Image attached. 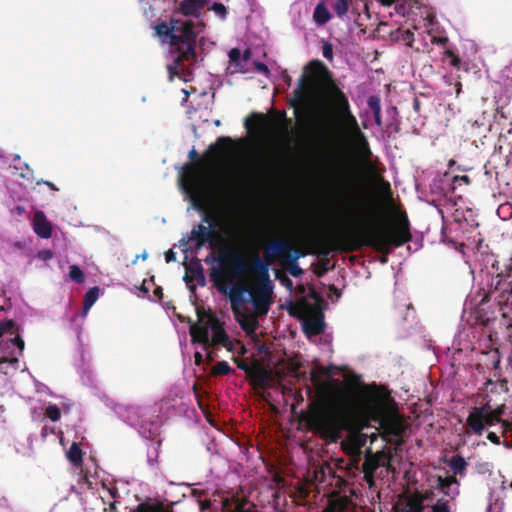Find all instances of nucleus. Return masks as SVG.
I'll return each mask as SVG.
<instances>
[{"instance_id": "bf43d9fd", "label": "nucleus", "mask_w": 512, "mask_h": 512, "mask_svg": "<svg viewBox=\"0 0 512 512\" xmlns=\"http://www.w3.org/2000/svg\"><path fill=\"white\" fill-rule=\"evenodd\" d=\"M245 2L250 7L251 12H255L256 11V7H257L256 0H245Z\"/></svg>"}, {"instance_id": "1a4fd4ad", "label": "nucleus", "mask_w": 512, "mask_h": 512, "mask_svg": "<svg viewBox=\"0 0 512 512\" xmlns=\"http://www.w3.org/2000/svg\"><path fill=\"white\" fill-rule=\"evenodd\" d=\"M220 292L230 301L233 309L254 301L252 292L238 284L228 283L220 288Z\"/></svg>"}, {"instance_id": "a19ab883", "label": "nucleus", "mask_w": 512, "mask_h": 512, "mask_svg": "<svg viewBox=\"0 0 512 512\" xmlns=\"http://www.w3.org/2000/svg\"><path fill=\"white\" fill-rule=\"evenodd\" d=\"M254 309H261L262 307L265 308V312L268 309V303L266 301V297L264 295L255 297L253 303H249Z\"/></svg>"}, {"instance_id": "6e6d98bb", "label": "nucleus", "mask_w": 512, "mask_h": 512, "mask_svg": "<svg viewBox=\"0 0 512 512\" xmlns=\"http://www.w3.org/2000/svg\"><path fill=\"white\" fill-rule=\"evenodd\" d=\"M500 363L499 355L497 352H494L492 355V365L494 369H497Z\"/></svg>"}, {"instance_id": "5fc2aeb1", "label": "nucleus", "mask_w": 512, "mask_h": 512, "mask_svg": "<svg viewBox=\"0 0 512 512\" xmlns=\"http://www.w3.org/2000/svg\"><path fill=\"white\" fill-rule=\"evenodd\" d=\"M450 63L453 67L455 68H460V65H461V59L456 56V55H452L451 56V59H450Z\"/></svg>"}, {"instance_id": "c756f323", "label": "nucleus", "mask_w": 512, "mask_h": 512, "mask_svg": "<svg viewBox=\"0 0 512 512\" xmlns=\"http://www.w3.org/2000/svg\"><path fill=\"white\" fill-rule=\"evenodd\" d=\"M100 294V288L98 286H93L89 288L83 299V304H86V308H91L94 303L97 301Z\"/></svg>"}, {"instance_id": "3c124183", "label": "nucleus", "mask_w": 512, "mask_h": 512, "mask_svg": "<svg viewBox=\"0 0 512 512\" xmlns=\"http://www.w3.org/2000/svg\"><path fill=\"white\" fill-rule=\"evenodd\" d=\"M218 337H219V342H220L223 346H225V347H229V345H230L231 341H230V339H229L228 335H227L225 332H220V333H219V335H218Z\"/></svg>"}, {"instance_id": "412c9836", "label": "nucleus", "mask_w": 512, "mask_h": 512, "mask_svg": "<svg viewBox=\"0 0 512 512\" xmlns=\"http://www.w3.org/2000/svg\"><path fill=\"white\" fill-rule=\"evenodd\" d=\"M5 162H9L10 166L13 164V168L19 172V176L27 181L33 180V170L29 167V165L25 162H20V155L14 154L11 155V160L7 159Z\"/></svg>"}, {"instance_id": "a878e982", "label": "nucleus", "mask_w": 512, "mask_h": 512, "mask_svg": "<svg viewBox=\"0 0 512 512\" xmlns=\"http://www.w3.org/2000/svg\"><path fill=\"white\" fill-rule=\"evenodd\" d=\"M66 457L74 466H80L83 461V452L78 442H73L66 451Z\"/></svg>"}, {"instance_id": "39448f33", "label": "nucleus", "mask_w": 512, "mask_h": 512, "mask_svg": "<svg viewBox=\"0 0 512 512\" xmlns=\"http://www.w3.org/2000/svg\"><path fill=\"white\" fill-rule=\"evenodd\" d=\"M0 372L8 374L7 368L18 369L19 357L24 350V340L15 321H0Z\"/></svg>"}, {"instance_id": "4be33fe9", "label": "nucleus", "mask_w": 512, "mask_h": 512, "mask_svg": "<svg viewBox=\"0 0 512 512\" xmlns=\"http://www.w3.org/2000/svg\"><path fill=\"white\" fill-rule=\"evenodd\" d=\"M129 512H173L164 505L153 499H146L140 502L136 507L130 509Z\"/></svg>"}, {"instance_id": "5701e85b", "label": "nucleus", "mask_w": 512, "mask_h": 512, "mask_svg": "<svg viewBox=\"0 0 512 512\" xmlns=\"http://www.w3.org/2000/svg\"><path fill=\"white\" fill-rule=\"evenodd\" d=\"M70 405L66 401L61 402V407L57 404L48 403L44 408V415L52 422H57L61 418L62 411L64 414L68 413Z\"/></svg>"}, {"instance_id": "de8ad7c7", "label": "nucleus", "mask_w": 512, "mask_h": 512, "mask_svg": "<svg viewBox=\"0 0 512 512\" xmlns=\"http://www.w3.org/2000/svg\"><path fill=\"white\" fill-rule=\"evenodd\" d=\"M38 258L41 260L47 261L53 258V252L51 250L45 249L38 252Z\"/></svg>"}, {"instance_id": "473e14b6", "label": "nucleus", "mask_w": 512, "mask_h": 512, "mask_svg": "<svg viewBox=\"0 0 512 512\" xmlns=\"http://www.w3.org/2000/svg\"><path fill=\"white\" fill-rule=\"evenodd\" d=\"M497 215L504 221L509 220L512 217V204L506 202L499 205Z\"/></svg>"}, {"instance_id": "a18cd8bd", "label": "nucleus", "mask_w": 512, "mask_h": 512, "mask_svg": "<svg viewBox=\"0 0 512 512\" xmlns=\"http://www.w3.org/2000/svg\"><path fill=\"white\" fill-rule=\"evenodd\" d=\"M453 186L456 189L457 185L468 184L470 179L467 175H452Z\"/></svg>"}, {"instance_id": "f257e3e1", "label": "nucleus", "mask_w": 512, "mask_h": 512, "mask_svg": "<svg viewBox=\"0 0 512 512\" xmlns=\"http://www.w3.org/2000/svg\"><path fill=\"white\" fill-rule=\"evenodd\" d=\"M210 0H182L174 11L170 23L164 21L155 26L162 42L170 44V56L166 64L168 80L175 77L184 82L194 79V70L201 67L205 56L215 42L207 37H198L205 29L204 5Z\"/></svg>"}, {"instance_id": "dca6fc26", "label": "nucleus", "mask_w": 512, "mask_h": 512, "mask_svg": "<svg viewBox=\"0 0 512 512\" xmlns=\"http://www.w3.org/2000/svg\"><path fill=\"white\" fill-rule=\"evenodd\" d=\"M303 331L305 334L310 337L311 334L313 335H320L325 331V320L323 313L319 312L313 315L312 317L308 318L303 324Z\"/></svg>"}, {"instance_id": "cd10ccee", "label": "nucleus", "mask_w": 512, "mask_h": 512, "mask_svg": "<svg viewBox=\"0 0 512 512\" xmlns=\"http://www.w3.org/2000/svg\"><path fill=\"white\" fill-rule=\"evenodd\" d=\"M190 336H191V339H192V342L194 344H199L201 345L203 348H206V346L208 345V342H209V333H208V330H204L203 332L201 333H198L196 331V326L195 324H193L191 327H190Z\"/></svg>"}, {"instance_id": "09e8293b", "label": "nucleus", "mask_w": 512, "mask_h": 512, "mask_svg": "<svg viewBox=\"0 0 512 512\" xmlns=\"http://www.w3.org/2000/svg\"><path fill=\"white\" fill-rule=\"evenodd\" d=\"M33 381H34V386H35L36 392L44 393V392H47L49 390V388L45 384L39 382L35 378H33Z\"/></svg>"}, {"instance_id": "37998d69", "label": "nucleus", "mask_w": 512, "mask_h": 512, "mask_svg": "<svg viewBox=\"0 0 512 512\" xmlns=\"http://www.w3.org/2000/svg\"><path fill=\"white\" fill-rule=\"evenodd\" d=\"M289 256H288V263H298V260L302 257H304V254L299 250L291 249L288 250Z\"/></svg>"}, {"instance_id": "0eeeda50", "label": "nucleus", "mask_w": 512, "mask_h": 512, "mask_svg": "<svg viewBox=\"0 0 512 512\" xmlns=\"http://www.w3.org/2000/svg\"><path fill=\"white\" fill-rule=\"evenodd\" d=\"M445 464L453 472V475L439 476L437 478V487L445 496L454 499L459 494L460 485L456 476L464 477L466 475L468 463L462 455L456 454L446 459Z\"/></svg>"}, {"instance_id": "6ab92c4d", "label": "nucleus", "mask_w": 512, "mask_h": 512, "mask_svg": "<svg viewBox=\"0 0 512 512\" xmlns=\"http://www.w3.org/2000/svg\"><path fill=\"white\" fill-rule=\"evenodd\" d=\"M469 348L468 343L464 345V347H460L456 345V340H454L452 347L447 348V352L445 354V360L448 361L452 368L456 366H460L462 363V356L464 350Z\"/></svg>"}, {"instance_id": "79ce46f5", "label": "nucleus", "mask_w": 512, "mask_h": 512, "mask_svg": "<svg viewBox=\"0 0 512 512\" xmlns=\"http://www.w3.org/2000/svg\"><path fill=\"white\" fill-rule=\"evenodd\" d=\"M433 512H451L450 507L447 502L442 500H437V502L432 506Z\"/></svg>"}, {"instance_id": "6e6552de", "label": "nucleus", "mask_w": 512, "mask_h": 512, "mask_svg": "<svg viewBox=\"0 0 512 512\" xmlns=\"http://www.w3.org/2000/svg\"><path fill=\"white\" fill-rule=\"evenodd\" d=\"M430 191L433 195L432 202L442 214L444 212L443 209L440 208L441 206H443L446 211H452L454 206L457 205L453 200L455 188L453 186L452 174L449 172L434 177L430 183Z\"/></svg>"}, {"instance_id": "0e129e2a", "label": "nucleus", "mask_w": 512, "mask_h": 512, "mask_svg": "<svg viewBox=\"0 0 512 512\" xmlns=\"http://www.w3.org/2000/svg\"><path fill=\"white\" fill-rule=\"evenodd\" d=\"M182 92L184 93L185 97L183 98L181 104L184 106L186 101L188 100L189 92L186 89H183Z\"/></svg>"}, {"instance_id": "c03bdc74", "label": "nucleus", "mask_w": 512, "mask_h": 512, "mask_svg": "<svg viewBox=\"0 0 512 512\" xmlns=\"http://www.w3.org/2000/svg\"><path fill=\"white\" fill-rule=\"evenodd\" d=\"M491 392H506L508 390L507 388V382L506 381H499V382H490Z\"/></svg>"}, {"instance_id": "bb28decb", "label": "nucleus", "mask_w": 512, "mask_h": 512, "mask_svg": "<svg viewBox=\"0 0 512 512\" xmlns=\"http://www.w3.org/2000/svg\"><path fill=\"white\" fill-rule=\"evenodd\" d=\"M205 7H207L208 11H212L221 21H225L227 19L229 13L228 7L223 3L210 0L208 4L204 5V8Z\"/></svg>"}, {"instance_id": "58836bf2", "label": "nucleus", "mask_w": 512, "mask_h": 512, "mask_svg": "<svg viewBox=\"0 0 512 512\" xmlns=\"http://www.w3.org/2000/svg\"><path fill=\"white\" fill-rule=\"evenodd\" d=\"M288 272L294 278H300L304 273L299 263H288Z\"/></svg>"}, {"instance_id": "e433bc0d", "label": "nucleus", "mask_w": 512, "mask_h": 512, "mask_svg": "<svg viewBox=\"0 0 512 512\" xmlns=\"http://www.w3.org/2000/svg\"><path fill=\"white\" fill-rule=\"evenodd\" d=\"M270 264L263 259H256L254 262L255 270L261 275H268Z\"/></svg>"}, {"instance_id": "69168bd1", "label": "nucleus", "mask_w": 512, "mask_h": 512, "mask_svg": "<svg viewBox=\"0 0 512 512\" xmlns=\"http://www.w3.org/2000/svg\"><path fill=\"white\" fill-rule=\"evenodd\" d=\"M236 270H237V272H239V273L244 272L245 267H244V265H243V263H242V262H240V261L238 262Z\"/></svg>"}, {"instance_id": "4c0bfd02", "label": "nucleus", "mask_w": 512, "mask_h": 512, "mask_svg": "<svg viewBox=\"0 0 512 512\" xmlns=\"http://www.w3.org/2000/svg\"><path fill=\"white\" fill-rule=\"evenodd\" d=\"M250 65H253L256 72H258L266 77L269 76L270 71H269L268 66L265 63L258 61V60L251 59Z\"/></svg>"}, {"instance_id": "4468645a", "label": "nucleus", "mask_w": 512, "mask_h": 512, "mask_svg": "<svg viewBox=\"0 0 512 512\" xmlns=\"http://www.w3.org/2000/svg\"><path fill=\"white\" fill-rule=\"evenodd\" d=\"M454 211L452 213L453 221L456 225L455 230H460L463 233L471 234L478 224L473 219V211L471 209L460 210L458 208H453Z\"/></svg>"}, {"instance_id": "a211bd4d", "label": "nucleus", "mask_w": 512, "mask_h": 512, "mask_svg": "<svg viewBox=\"0 0 512 512\" xmlns=\"http://www.w3.org/2000/svg\"><path fill=\"white\" fill-rule=\"evenodd\" d=\"M382 6L393 8L395 13L400 16H406L417 0H376Z\"/></svg>"}, {"instance_id": "aec40b11", "label": "nucleus", "mask_w": 512, "mask_h": 512, "mask_svg": "<svg viewBox=\"0 0 512 512\" xmlns=\"http://www.w3.org/2000/svg\"><path fill=\"white\" fill-rule=\"evenodd\" d=\"M102 488L114 500L121 498L123 495L128 494L127 482L117 480L114 483H102Z\"/></svg>"}, {"instance_id": "7c9ffc66", "label": "nucleus", "mask_w": 512, "mask_h": 512, "mask_svg": "<svg viewBox=\"0 0 512 512\" xmlns=\"http://www.w3.org/2000/svg\"><path fill=\"white\" fill-rule=\"evenodd\" d=\"M69 278L75 283L81 284L85 281V274L77 264H73L69 267Z\"/></svg>"}, {"instance_id": "20e7f679", "label": "nucleus", "mask_w": 512, "mask_h": 512, "mask_svg": "<svg viewBox=\"0 0 512 512\" xmlns=\"http://www.w3.org/2000/svg\"><path fill=\"white\" fill-rule=\"evenodd\" d=\"M159 407H141V406H124L118 405L115 412L119 419L134 427L139 435L145 439L153 440L160 434L163 423L162 417L154 416L155 412H162L166 407L170 408L169 401H163Z\"/></svg>"}, {"instance_id": "13d9d810", "label": "nucleus", "mask_w": 512, "mask_h": 512, "mask_svg": "<svg viewBox=\"0 0 512 512\" xmlns=\"http://www.w3.org/2000/svg\"><path fill=\"white\" fill-rule=\"evenodd\" d=\"M42 183L47 185L51 190H54V191L58 190V188L52 182H50V181H44V180L37 181L38 185H40Z\"/></svg>"}, {"instance_id": "49530a36", "label": "nucleus", "mask_w": 512, "mask_h": 512, "mask_svg": "<svg viewBox=\"0 0 512 512\" xmlns=\"http://www.w3.org/2000/svg\"><path fill=\"white\" fill-rule=\"evenodd\" d=\"M179 187L181 192L188 198L192 197L191 189L188 184L184 183L181 179L179 180Z\"/></svg>"}, {"instance_id": "423d86ee", "label": "nucleus", "mask_w": 512, "mask_h": 512, "mask_svg": "<svg viewBox=\"0 0 512 512\" xmlns=\"http://www.w3.org/2000/svg\"><path fill=\"white\" fill-rule=\"evenodd\" d=\"M323 414L326 424L340 431L353 411L349 394L336 385L323 396Z\"/></svg>"}, {"instance_id": "4d7b16f0", "label": "nucleus", "mask_w": 512, "mask_h": 512, "mask_svg": "<svg viewBox=\"0 0 512 512\" xmlns=\"http://www.w3.org/2000/svg\"><path fill=\"white\" fill-rule=\"evenodd\" d=\"M188 157L190 158V160L192 161H196L199 159L200 155L199 153L193 148L192 150L189 151V154H188Z\"/></svg>"}, {"instance_id": "f03ea898", "label": "nucleus", "mask_w": 512, "mask_h": 512, "mask_svg": "<svg viewBox=\"0 0 512 512\" xmlns=\"http://www.w3.org/2000/svg\"><path fill=\"white\" fill-rule=\"evenodd\" d=\"M510 276L498 273L487 276L486 286L465 302L474 311L479 324L487 328L505 327V336L510 346L508 361L512 368V281Z\"/></svg>"}, {"instance_id": "680f3d73", "label": "nucleus", "mask_w": 512, "mask_h": 512, "mask_svg": "<svg viewBox=\"0 0 512 512\" xmlns=\"http://www.w3.org/2000/svg\"><path fill=\"white\" fill-rule=\"evenodd\" d=\"M148 257V253L146 251H143L141 254L137 255L133 263L135 264L138 259L146 260Z\"/></svg>"}, {"instance_id": "864d4df0", "label": "nucleus", "mask_w": 512, "mask_h": 512, "mask_svg": "<svg viewBox=\"0 0 512 512\" xmlns=\"http://www.w3.org/2000/svg\"><path fill=\"white\" fill-rule=\"evenodd\" d=\"M165 261L167 263L176 261V253L173 251V249H170L165 253Z\"/></svg>"}, {"instance_id": "ea45409f", "label": "nucleus", "mask_w": 512, "mask_h": 512, "mask_svg": "<svg viewBox=\"0 0 512 512\" xmlns=\"http://www.w3.org/2000/svg\"><path fill=\"white\" fill-rule=\"evenodd\" d=\"M231 370L230 365L226 361H219L215 365V372L220 375H227Z\"/></svg>"}, {"instance_id": "f8f14e48", "label": "nucleus", "mask_w": 512, "mask_h": 512, "mask_svg": "<svg viewBox=\"0 0 512 512\" xmlns=\"http://www.w3.org/2000/svg\"><path fill=\"white\" fill-rule=\"evenodd\" d=\"M334 99L339 114L342 120L345 122L346 126L355 132H360L358 121L356 117L352 114L350 104L345 93L340 89H336L334 92Z\"/></svg>"}, {"instance_id": "338daca9", "label": "nucleus", "mask_w": 512, "mask_h": 512, "mask_svg": "<svg viewBox=\"0 0 512 512\" xmlns=\"http://www.w3.org/2000/svg\"><path fill=\"white\" fill-rule=\"evenodd\" d=\"M84 484L87 485L88 489H93V482L90 479L86 478Z\"/></svg>"}, {"instance_id": "603ef678", "label": "nucleus", "mask_w": 512, "mask_h": 512, "mask_svg": "<svg viewBox=\"0 0 512 512\" xmlns=\"http://www.w3.org/2000/svg\"><path fill=\"white\" fill-rule=\"evenodd\" d=\"M0 512H10L9 503L5 497H0Z\"/></svg>"}, {"instance_id": "9d476101", "label": "nucleus", "mask_w": 512, "mask_h": 512, "mask_svg": "<svg viewBox=\"0 0 512 512\" xmlns=\"http://www.w3.org/2000/svg\"><path fill=\"white\" fill-rule=\"evenodd\" d=\"M229 65L226 67L227 74L247 73L250 71L252 52L250 49L242 51L240 48H232L228 52Z\"/></svg>"}, {"instance_id": "ddd939ff", "label": "nucleus", "mask_w": 512, "mask_h": 512, "mask_svg": "<svg viewBox=\"0 0 512 512\" xmlns=\"http://www.w3.org/2000/svg\"><path fill=\"white\" fill-rule=\"evenodd\" d=\"M294 97L299 102H307L313 106L320 105V99L318 96H313L311 92V86L307 79L306 73L303 72L298 81L296 88L293 91Z\"/></svg>"}, {"instance_id": "b1692460", "label": "nucleus", "mask_w": 512, "mask_h": 512, "mask_svg": "<svg viewBox=\"0 0 512 512\" xmlns=\"http://www.w3.org/2000/svg\"><path fill=\"white\" fill-rule=\"evenodd\" d=\"M352 5V0H333L332 9L335 15L341 20H351L349 16L350 9Z\"/></svg>"}, {"instance_id": "2f4dec72", "label": "nucleus", "mask_w": 512, "mask_h": 512, "mask_svg": "<svg viewBox=\"0 0 512 512\" xmlns=\"http://www.w3.org/2000/svg\"><path fill=\"white\" fill-rule=\"evenodd\" d=\"M52 434H57L59 436V439H60V443L62 445H64V438H63V432L61 430H58L57 427L55 425H48V424H45L43 427H42V430H41V436L43 438H46L47 436L49 435H52Z\"/></svg>"}, {"instance_id": "72a5a7b5", "label": "nucleus", "mask_w": 512, "mask_h": 512, "mask_svg": "<svg viewBox=\"0 0 512 512\" xmlns=\"http://www.w3.org/2000/svg\"><path fill=\"white\" fill-rule=\"evenodd\" d=\"M322 56L329 62L333 61L334 47L331 42L322 40Z\"/></svg>"}, {"instance_id": "7ed1b4c3", "label": "nucleus", "mask_w": 512, "mask_h": 512, "mask_svg": "<svg viewBox=\"0 0 512 512\" xmlns=\"http://www.w3.org/2000/svg\"><path fill=\"white\" fill-rule=\"evenodd\" d=\"M505 406L494 409L491 405L473 408L466 419V426L471 433L481 435L487 430V439L494 443L512 448L511 428L504 418Z\"/></svg>"}, {"instance_id": "8fccbe9b", "label": "nucleus", "mask_w": 512, "mask_h": 512, "mask_svg": "<svg viewBox=\"0 0 512 512\" xmlns=\"http://www.w3.org/2000/svg\"><path fill=\"white\" fill-rule=\"evenodd\" d=\"M402 40L411 44L414 41V33L410 30H405L402 33Z\"/></svg>"}, {"instance_id": "052dcab7", "label": "nucleus", "mask_w": 512, "mask_h": 512, "mask_svg": "<svg viewBox=\"0 0 512 512\" xmlns=\"http://www.w3.org/2000/svg\"><path fill=\"white\" fill-rule=\"evenodd\" d=\"M154 294H155V296H156L159 300H161V299H162V297H163V289H162V287L157 286V287L154 289Z\"/></svg>"}, {"instance_id": "e2e57ef3", "label": "nucleus", "mask_w": 512, "mask_h": 512, "mask_svg": "<svg viewBox=\"0 0 512 512\" xmlns=\"http://www.w3.org/2000/svg\"><path fill=\"white\" fill-rule=\"evenodd\" d=\"M374 116V120H375V123L377 125H381L382 121H381V113L380 114H373Z\"/></svg>"}, {"instance_id": "f704fd0d", "label": "nucleus", "mask_w": 512, "mask_h": 512, "mask_svg": "<svg viewBox=\"0 0 512 512\" xmlns=\"http://www.w3.org/2000/svg\"><path fill=\"white\" fill-rule=\"evenodd\" d=\"M192 277L197 282V285L199 286H205L206 285V277L204 275L203 267L200 263L197 264L196 269L192 272Z\"/></svg>"}, {"instance_id": "f3484780", "label": "nucleus", "mask_w": 512, "mask_h": 512, "mask_svg": "<svg viewBox=\"0 0 512 512\" xmlns=\"http://www.w3.org/2000/svg\"><path fill=\"white\" fill-rule=\"evenodd\" d=\"M333 18V14L324 0H320L314 7L312 13L313 22L317 27L326 25Z\"/></svg>"}, {"instance_id": "2eb2a0df", "label": "nucleus", "mask_w": 512, "mask_h": 512, "mask_svg": "<svg viewBox=\"0 0 512 512\" xmlns=\"http://www.w3.org/2000/svg\"><path fill=\"white\" fill-rule=\"evenodd\" d=\"M32 228L37 236L42 239H49L52 236V225L45 213L41 210L34 212L32 217Z\"/></svg>"}, {"instance_id": "393cba45", "label": "nucleus", "mask_w": 512, "mask_h": 512, "mask_svg": "<svg viewBox=\"0 0 512 512\" xmlns=\"http://www.w3.org/2000/svg\"><path fill=\"white\" fill-rule=\"evenodd\" d=\"M204 262L207 265L212 266L211 269V277L218 278L222 273V268L224 265V257L223 256H215L212 253L208 254L204 259Z\"/></svg>"}, {"instance_id": "774afa93", "label": "nucleus", "mask_w": 512, "mask_h": 512, "mask_svg": "<svg viewBox=\"0 0 512 512\" xmlns=\"http://www.w3.org/2000/svg\"><path fill=\"white\" fill-rule=\"evenodd\" d=\"M505 420L507 421V423H509V426L511 428L510 429L511 430V437H512V416L505 418Z\"/></svg>"}, {"instance_id": "c9c22d12", "label": "nucleus", "mask_w": 512, "mask_h": 512, "mask_svg": "<svg viewBox=\"0 0 512 512\" xmlns=\"http://www.w3.org/2000/svg\"><path fill=\"white\" fill-rule=\"evenodd\" d=\"M367 105L373 114H380L381 111V102L380 98L376 95H371L368 97Z\"/></svg>"}, {"instance_id": "9b49d317", "label": "nucleus", "mask_w": 512, "mask_h": 512, "mask_svg": "<svg viewBox=\"0 0 512 512\" xmlns=\"http://www.w3.org/2000/svg\"><path fill=\"white\" fill-rule=\"evenodd\" d=\"M211 217L202 211V223L194 226L189 235V241L192 242L197 249L203 247L211 241L213 235V227L211 225Z\"/></svg>"}, {"instance_id": "c85d7f7f", "label": "nucleus", "mask_w": 512, "mask_h": 512, "mask_svg": "<svg viewBox=\"0 0 512 512\" xmlns=\"http://www.w3.org/2000/svg\"><path fill=\"white\" fill-rule=\"evenodd\" d=\"M290 250V245L285 240H276L267 248L268 255H277Z\"/></svg>"}]
</instances>
